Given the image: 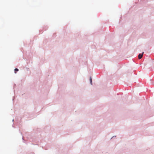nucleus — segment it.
<instances>
[{
    "mask_svg": "<svg viewBox=\"0 0 154 154\" xmlns=\"http://www.w3.org/2000/svg\"><path fill=\"white\" fill-rule=\"evenodd\" d=\"M143 53H144V52H143L142 53V54H139V55H138V58H139V59H140L142 57L143 55Z\"/></svg>",
    "mask_w": 154,
    "mask_h": 154,
    "instance_id": "nucleus-1",
    "label": "nucleus"
},
{
    "mask_svg": "<svg viewBox=\"0 0 154 154\" xmlns=\"http://www.w3.org/2000/svg\"><path fill=\"white\" fill-rule=\"evenodd\" d=\"M14 70H15V73H16V71H18L19 70H18V69L16 68Z\"/></svg>",
    "mask_w": 154,
    "mask_h": 154,
    "instance_id": "nucleus-2",
    "label": "nucleus"
},
{
    "mask_svg": "<svg viewBox=\"0 0 154 154\" xmlns=\"http://www.w3.org/2000/svg\"><path fill=\"white\" fill-rule=\"evenodd\" d=\"M90 82L91 84L92 85V79H91V77L90 78Z\"/></svg>",
    "mask_w": 154,
    "mask_h": 154,
    "instance_id": "nucleus-3",
    "label": "nucleus"
}]
</instances>
